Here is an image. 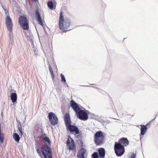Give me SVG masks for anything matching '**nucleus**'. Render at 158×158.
<instances>
[{"mask_svg":"<svg viewBox=\"0 0 158 158\" xmlns=\"http://www.w3.org/2000/svg\"><path fill=\"white\" fill-rule=\"evenodd\" d=\"M63 14L62 12L61 11L60 12L59 27L61 30H62L64 32H66L71 30L69 28L71 22L70 19L68 17H65L64 18Z\"/></svg>","mask_w":158,"mask_h":158,"instance_id":"nucleus-1","label":"nucleus"},{"mask_svg":"<svg viewBox=\"0 0 158 158\" xmlns=\"http://www.w3.org/2000/svg\"><path fill=\"white\" fill-rule=\"evenodd\" d=\"M94 139V143L96 145H101L104 143V134L101 131L96 132Z\"/></svg>","mask_w":158,"mask_h":158,"instance_id":"nucleus-2","label":"nucleus"},{"mask_svg":"<svg viewBox=\"0 0 158 158\" xmlns=\"http://www.w3.org/2000/svg\"><path fill=\"white\" fill-rule=\"evenodd\" d=\"M41 152L44 158H52V150L47 144H44L41 146Z\"/></svg>","mask_w":158,"mask_h":158,"instance_id":"nucleus-3","label":"nucleus"},{"mask_svg":"<svg viewBox=\"0 0 158 158\" xmlns=\"http://www.w3.org/2000/svg\"><path fill=\"white\" fill-rule=\"evenodd\" d=\"M5 15H6L5 18V24L7 29L9 32L10 34H11L12 32L13 24L12 20L10 17L8 10L6 9L4 10Z\"/></svg>","mask_w":158,"mask_h":158,"instance_id":"nucleus-4","label":"nucleus"},{"mask_svg":"<svg viewBox=\"0 0 158 158\" xmlns=\"http://www.w3.org/2000/svg\"><path fill=\"white\" fill-rule=\"evenodd\" d=\"M114 150L116 155L118 157L121 156L125 152L124 146L120 144L117 142H115L114 145Z\"/></svg>","mask_w":158,"mask_h":158,"instance_id":"nucleus-5","label":"nucleus"},{"mask_svg":"<svg viewBox=\"0 0 158 158\" xmlns=\"http://www.w3.org/2000/svg\"><path fill=\"white\" fill-rule=\"evenodd\" d=\"M90 113L88 110H83L80 109L76 113V114L78 118L84 121L86 120L88 118V114Z\"/></svg>","mask_w":158,"mask_h":158,"instance_id":"nucleus-6","label":"nucleus"},{"mask_svg":"<svg viewBox=\"0 0 158 158\" xmlns=\"http://www.w3.org/2000/svg\"><path fill=\"white\" fill-rule=\"evenodd\" d=\"M19 24L24 30H28L29 29L28 22L25 16H21L19 19Z\"/></svg>","mask_w":158,"mask_h":158,"instance_id":"nucleus-7","label":"nucleus"},{"mask_svg":"<svg viewBox=\"0 0 158 158\" xmlns=\"http://www.w3.org/2000/svg\"><path fill=\"white\" fill-rule=\"evenodd\" d=\"M48 117L51 124L55 126L58 123V118L56 115L53 113L52 112L49 113Z\"/></svg>","mask_w":158,"mask_h":158,"instance_id":"nucleus-8","label":"nucleus"},{"mask_svg":"<svg viewBox=\"0 0 158 158\" xmlns=\"http://www.w3.org/2000/svg\"><path fill=\"white\" fill-rule=\"evenodd\" d=\"M66 127L67 131H69L72 134L74 133L77 135L79 133V130L76 126L72 125L70 124Z\"/></svg>","mask_w":158,"mask_h":158,"instance_id":"nucleus-9","label":"nucleus"},{"mask_svg":"<svg viewBox=\"0 0 158 158\" xmlns=\"http://www.w3.org/2000/svg\"><path fill=\"white\" fill-rule=\"evenodd\" d=\"M68 148L70 150H74L75 148V143L73 140L70 136H69L66 142Z\"/></svg>","mask_w":158,"mask_h":158,"instance_id":"nucleus-10","label":"nucleus"},{"mask_svg":"<svg viewBox=\"0 0 158 158\" xmlns=\"http://www.w3.org/2000/svg\"><path fill=\"white\" fill-rule=\"evenodd\" d=\"M70 104L71 106L76 113L81 109L79 107L78 104L73 100H71L70 101Z\"/></svg>","mask_w":158,"mask_h":158,"instance_id":"nucleus-11","label":"nucleus"},{"mask_svg":"<svg viewBox=\"0 0 158 158\" xmlns=\"http://www.w3.org/2000/svg\"><path fill=\"white\" fill-rule=\"evenodd\" d=\"M86 150L85 148H82L79 150L77 152L78 158H86V157L85 156V155L86 154Z\"/></svg>","mask_w":158,"mask_h":158,"instance_id":"nucleus-12","label":"nucleus"},{"mask_svg":"<svg viewBox=\"0 0 158 158\" xmlns=\"http://www.w3.org/2000/svg\"><path fill=\"white\" fill-rule=\"evenodd\" d=\"M35 12L36 20L39 22V24L40 25L43 26V23L42 20L40 15L39 13L38 10L37 9L36 10H35Z\"/></svg>","mask_w":158,"mask_h":158,"instance_id":"nucleus-13","label":"nucleus"},{"mask_svg":"<svg viewBox=\"0 0 158 158\" xmlns=\"http://www.w3.org/2000/svg\"><path fill=\"white\" fill-rule=\"evenodd\" d=\"M35 12L36 20L39 22V24L40 25L43 26V23L42 20L40 15L39 13L38 10L37 9L36 10H35Z\"/></svg>","mask_w":158,"mask_h":158,"instance_id":"nucleus-14","label":"nucleus"},{"mask_svg":"<svg viewBox=\"0 0 158 158\" xmlns=\"http://www.w3.org/2000/svg\"><path fill=\"white\" fill-rule=\"evenodd\" d=\"M118 143L120 145H124V146H126L128 144L129 141L127 138L123 137L119 140Z\"/></svg>","mask_w":158,"mask_h":158,"instance_id":"nucleus-15","label":"nucleus"},{"mask_svg":"<svg viewBox=\"0 0 158 158\" xmlns=\"http://www.w3.org/2000/svg\"><path fill=\"white\" fill-rule=\"evenodd\" d=\"M64 119L66 126L71 124V121L69 114L66 113L64 115Z\"/></svg>","mask_w":158,"mask_h":158,"instance_id":"nucleus-16","label":"nucleus"},{"mask_svg":"<svg viewBox=\"0 0 158 158\" xmlns=\"http://www.w3.org/2000/svg\"><path fill=\"white\" fill-rule=\"evenodd\" d=\"M41 137L42 139L44 144H47L48 145H51V141L48 137L47 136L43 137V135H41Z\"/></svg>","mask_w":158,"mask_h":158,"instance_id":"nucleus-17","label":"nucleus"},{"mask_svg":"<svg viewBox=\"0 0 158 158\" xmlns=\"http://www.w3.org/2000/svg\"><path fill=\"white\" fill-rule=\"evenodd\" d=\"M149 124V123L147 124L145 126L142 125L141 126V128L140 129L141 133L140 135V139L142 137H141V135H143L144 134L146 131L147 129V128L146 126L148 125Z\"/></svg>","mask_w":158,"mask_h":158,"instance_id":"nucleus-18","label":"nucleus"},{"mask_svg":"<svg viewBox=\"0 0 158 158\" xmlns=\"http://www.w3.org/2000/svg\"><path fill=\"white\" fill-rule=\"evenodd\" d=\"M98 153L100 158H104L105 156V149L103 148L98 149Z\"/></svg>","mask_w":158,"mask_h":158,"instance_id":"nucleus-19","label":"nucleus"},{"mask_svg":"<svg viewBox=\"0 0 158 158\" xmlns=\"http://www.w3.org/2000/svg\"><path fill=\"white\" fill-rule=\"evenodd\" d=\"M10 99L13 103L16 102L17 100V95L16 93H12L10 94Z\"/></svg>","mask_w":158,"mask_h":158,"instance_id":"nucleus-20","label":"nucleus"},{"mask_svg":"<svg viewBox=\"0 0 158 158\" xmlns=\"http://www.w3.org/2000/svg\"><path fill=\"white\" fill-rule=\"evenodd\" d=\"M48 7L51 10L55 9L56 6L54 5L53 2L51 1H48L47 3Z\"/></svg>","mask_w":158,"mask_h":158,"instance_id":"nucleus-21","label":"nucleus"},{"mask_svg":"<svg viewBox=\"0 0 158 158\" xmlns=\"http://www.w3.org/2000/svg\"><path fill=\"white\" fill-rule=\"evenodd\" d=\"M13 137L16 142H19L20 140V137L19 135L17 133H14Z\"/></svg>","mask_w":158,"mask_h":158,"instance_id":"nucleus-22","label":"nucleus"},{"mask_svg":"<svg viewBox=\"0 0 158 158\" xmlns=\"http://www.w3.org/2000/svg\"><path fill=\"white\" fill-rule=\"evenodd\" d=\"M43 50L44 53L46 55V54H50L51 52V49L49 46H48L47 47L43 49Z\"/></svg>","mask_w":158,"mask_h":158,"instance_id":"nucleus-23","label":"nucleus"},{"mask_svg":"<svg viewBox=\"0 0 158 158\" xmlns=\"http://www.w3.org/2000/svg\"><path fill=\"white\" fill-rule=\"evenodd\" d=\"M60 76L61 77V81L64 82V84H66V79L64 75L62 74H61Z\"/></svg>","mask_w":158,"mask_h":158,"instance_id":"nucleus-24","label":"nucleus"},{"mask_svg":"<svg viewBox=\"0 0 158 158\" xmlns=\"http://www.w3.org/2000/svg\"><path fill=\"white\" fill-rule=\"evenodd\" d=\"M92 158H99L98 153L97 152H94L92 154Z\"/></svg>","mask_w":158,"mask_h":158,"instance_id":"nucleus-25","label":"nucleus"},{"mask_svg":"<svg viewBox=\"0 0 158 158\" xmlns=\"http://www.w3.org/2000/svg\"><path fill=\"white\" fill-rule=\"evenodd\" d=\"M22 129V127L21 125H20V127H18V130L19 132V134L21 135H23Z\"/></svg>","mask_w":158,"mask_h":158,"instance_id":"nucleus-26","label":"nucleus"},{"mask_svg":"<svg viewBox=\"0 0 158 158\" xmlns=\"http://www.w3.org/2000/svg\"><path fill=\"white\" fill-rule=\"evenodd\" d=\"M48 68H49L50 72V74L53 73V70L50 64H48Z\"/></svg>","mask_w":158,"mask_h":158,"instance_id":"nucleus-27","label":"nucleus"},{"mask_svg":"<svg viewBox=\"0 0 158 158\" xmlns=\"http://www.w3.org/2000/svg\"><path fill=\"white\" fill-rule=\"evenodd\" d=\"M80 143H79V144L80 145V146L81 147V148H83V143L82 140H79Z\"/></svg>","mask_w":158,"mask_h":158,"instance_id":"nucleus-28","label":"nucleus"},{"mask_svg":"<svg viewBox=\"0 0 158 158\" xmlns=\"http://www.w3.org/2000/svg\"><path fill=\"white\" fill-rule=\"evenodd\" d=\"M136 154H134V153H132L130 157V158H136Z\"/></svg>","mask_w":158,"mask_h":158,"instance_id":"nucleus-29","label":"nucleus"},{"mask_svg":"<svg viewBox=\"0 0 158 158\" xmlns=\"http://www.w3.org/2000/svg\"><path fill=\"white\" fill-rule=\"evenodd\" d=\"M37 152L40 156H41V153L40 151L37 148V149H36Z\"/></svg>","mask_w":158,"mask_h":158,"instance_id":"nucleus-30","label":"nucleus"},{"mask_svg":"<svg viewBox=\"0 0 158 158\" xmlns=\"http://www.w3.org/2000/svg\"><path fill=\"white\" fill-rule=\"evenodd\" d=\"M51 77H52V80H54V73H53L51 74Z\"/></svg>","mask_w":158,"mask_h":158,"instance_id":"nucleus-31","label":"nucleus"},{"mask_svg":"<svg viewBox=\"0 0 158 158\" xmlns=\"http://www.w3.org/2000/svg\"><path fill=\"white\" fill-rule=\"evenodd\" d=\"M1 6L4 10L6 9V7L4 5H3V4H1Z\"/></svg>","mask_w":158,"mask_h":158,"instance_id":"nucleus-32","label":"nucleus"},{"mask_svg":"<svg viewBox=\"0 0 158 158\" xmlns=\"http://www.w3.org/2000/svg\"><path fill=\"white\" fill-rule=\"evenodd\" d=\"M158 115V114H156V117H155V118H153V119H152V121H154V120L155 119H156V116H157Z\"/></svg>","mask_w":158,"mask_h":158,"instance_id":"nucleus-33","label":"nucleus"},{"mask_svg":"<svg viewBox=\"0 0 158 158\" xmlns=\"http://www.w3.org/2000/svg\"><path fill=\"white\" fill-rule=\"evenodd\" d=\"M83 87H91L89 85H83L82 86Z\"/></svg>","mask_w":158,"mask_h":158,"instance_id":"nucleus-34","label":"nucleus"},{"mask_svg":"<svg viewBox=\"0 0 158 158\" xmlns=\"http://www.w3.org/2000/svg\"><path fill=\"white\" fill-rule=\"evenodd\" d=\"M33 1H34V2H36V1H37V0H32Z\"/></svg>","mask_w":158,"mask_h":158,"instance_id":"nucleus-35","label":"nucleus"},{"mask_svg":"<svg viewBox=\"0 0 158 158\" xmlns=\"http://www.w3.org/2000/svg\"><path fill=\"white\" fill-rule=\"evenodd\" d=\"M43 135V137H44V136H45L46 135L44 133L43 134H42Z\"/></svg>","mask_w":158,"mask_h":158,"instance_id":"nucleus-36","label":"nucleus"},{"mask_svg":"<svg viewBox=\"0 0 158 158\" xmlns=\"http://www.w3.org/2000/svg\"><path fill=\"white\" fill-rule=\"evenodd\" d=\"M92 87H93V88H97V87H95V86H92Z\"/></svg>","mask_w":158,"mask_h":158,"instance_id":"nucleus-37","label":"nucleus"},{"mask_svg":"<svg viewBox=\"0 0 158 158\" xmlns=\"http://www.w3.org/2000/svg\"><path fill=\"white\" fill-rule=\"evenodd\" d=\"M66 86H67V87H68V85L67 84H66Z\"/></svg>","mask_w":158,"mask_h":158,"instance_id":"nucleus-38","label":"nucleus"},{"mask_svg":"<svg viewBox=\"0 0 158 158\" xmlns=\"http://www.w3.org/2000/svg\"><path fill=\"white\" fill-rule=\"evenodd\" d=\"M46 54H48H48H46Z\"/></svg>","mask_w":158,"mask_h":158,"instance_id":"nucleus-39","label":"nucleus"}]
</instances>
